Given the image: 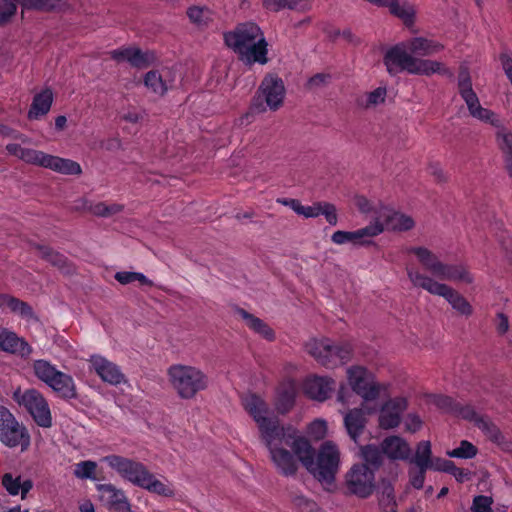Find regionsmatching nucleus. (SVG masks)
I'll return each instance as SVG.
<instances>
[{
    "mask_svg": "<svg viewBox=\"0 0 512 512\" xmlns=\"http://www.w3.org/2000/svg\"><path fill=\"white\" fill-rule=\"evenodd\" d=\"M23 143H8L6 151L9 155L30 164L64 175H79L82 169L79 163L71 159L48 154L41 150L27 148L22 146Z\"/></svg>",
    "mask_w": 512,
    "mask_h": 512,
    "instance_id": "6",
    "label": "nucleus"
},
{
    "mask_svg": "<svg viewBox=\"0 0 512 512\" xmlns=\"http://www.w3.org/2000/svg\"><path fill=\"white\" fill-rule=\"evenodd\" d=\"M382 221L384 230H391L394 232H405L415 227V220L412 216L395 211L394 209L386 206L379 210V216H376L374 220Z\"/></svg>",
    "mask_w": 512,
    "mask_h": 512,
    "instance_id": "22",
    "label": "nucleus"
},
{
    "mask_svg": "<svg viewBox=\"0 0 512 512\" xmlns=\"http://www.w3.org/2000/svg\"><path fill=\"white\" fill-rule=\"evenodd\" d=\"M383 453L393 460H405L411 454L408 442L400 436L393 435L382 441Z\"/></svg>",
    "mask_w": 512,
    "mask_h": 512,
    "instance_id": "31",
    "label": "nucleus"
},
{
    "mask_svg": "<svg viewBox=\"0 0 512 512\" xmlns=\"http://www.w3.org/2000/svg\"><path fill=\"white\" fill-rule=\"evenodd\" d=\"M383 63L391 76L401 72L424 76L452 74L450 69L440 61L413 56L405 41L389 47L384 54Z\"/></svg>",
    "mask_w": 512,
    "mask_h": 512,
    "instance_id": "2",
    "label": "nucleus"
},
{
    "mask_svg": "<svg viewBox=\"0 0 512 512\" xmlns=\"http://www.w3.org/2000/svg\"><path fill=\"white\" fill-rule=\"evenodd\" d=\"M405 429L408 432L415 433L422 428L423 421L419 415L409 413L404 420Z\"/></svg>",
    "mask_w": 512,
    "mask_h": 512,
    "instance_id": "58",
    "label": "nucleus"
},
{
    "mask_svg": "<svg viewBox=\"0 0 512 512\" xmlns=\"http://www.w3.org/2000/svg\"><path fill=\"white\" fill-rule=\"evenodd\" d=\"M14 396L18 404L28 411L38 426L43 428L52 426L50 407L41 392L36 389H28L23 393L16 392Z\"/></svg>",
    "mask_w": 512,
    "mask_h": 512,
    "instance_id": "12",
    "label": "nucleus"
},
{
    "mask_svg": "<svg viewBox=\"0 0 512 512\" xmlns=\"http://www.w3.org/2000/svg\"><path fill=\"white\" fill-rule=\"evenodd\" d=\"M20 0H3L0 3V24L6 22L16 12V4Z\"/></svg>",
    "mask_w": 512,
    "mask_h": 512,
    "instance_id": "55",
    "label": "nucleus"
},
{
    "mask_svg": "<svg viewBox=\"0 0 512 512\" xmlns=\"http://www.w3.org/2000/svg\"><path fill=\"white\" fill-rule=\"evenodd\" d=\"M428 173L439 182L446 181V179H447V176H446L444 170L438 163H431L428 166Z\"/></svg>",
    "mask_w": 512,
    "mask_h": 512,
    "instance_id": "62",
    "label": "nucleus"
},
{
    "mask_svg": "<svg viewBox=\"0 0 512 512\" xmlns=\"http://www.w3.org/2000/svg\"><path fill=\"white\" fill-rule=\"evenodd\" d=\"M387 96V89L385 86L377 87L376 89L366 93L358 99V105L365 109L374 108L385 102Z\"/></svg>",
    "mask_w": 512,
    "mask_h": 512,
    "instance_id": "40",
    "label": "nucleus"
},
{
    "mask_svg": "<svg viewBox=\"0 0 512 512\" xmlns=\"http://www.w3.org/2000/svg\"><path fill=\"white\" fill-rule=\"evenodd\" d=\"M96 489L99 492L100 499L110 509L116 511H130L129 501L122 489L117 488L113 484H98Z\"/></svg>",
    "mask_w": 512,
    "mask_h": 512,
    "instance_id": "25",
    "label": "nucleus"
},
{
    "mask_svg": "<svg viewBox=\"0 0 512 512\" xmlns=\"http://www.w3.org/2000/svg\"><path fill=\"white\" fill-rule=\"evenodd\" d=\"M226 45L247 64H265L267 41L260 27L253 22L239 24L234 30L224 34Z\"/></svg>",
    "mask_w": 512,
    "mask_h": 512,
    "instance_id": "3",
    "label": "nucleus"
},
{
    "mask_svg": "<svg viewBox=\"0 0 512 512\" xmlns=\"http://www.w3.org/2000/svg\"><path fill=\"white\" fill-rule=\"evenodd\" d=\"M110 56L118 63L127 62L137 68H144L153 60L151 54L145 53L135 46L120 47L112 50Z\"/></svg>",
    "mask_w": 512,
    "mask_h": 512,
    "instance_id": "24",
    "label": "nucleus"
},
{
    "mask_svg": "<svg viewBox=\"0 0 512 512\" xmlns=\"http://www.w3.org/2000/svg\"><path fill=\"white\" fill-rule=\"evenodd\" d=\"M431 444L429 441H421L416 450L414 463L419 469L428 470L431 462Z\"/></svg>",
    "mask_w": 512,
    "mask_h": 512,
    "instance_id": "43",
    "label": "nucleus"
},
{
    "mask_svg": "<svg viewBox=\"0 0 512 512\" xmlns=\"http://www.w3.org/2000/svg\"><path fill=\"white\" fill-rule=\"evenodd\" d=\"M321 202H316L313 205H302L300 203L297 214L305 218H316L320 216Z\"/></svg>",
    "mask_w": 512,
    "mask_h": 512,
    "instance_id": "59",
    "label": "nucleus"
},
{
    "mask_svg": "<svg viewBox=\"0 0 512 512\" xmlns=\"http://www.w3.org/2000/svg\"><path fill=\"white\" fill-rule=\"evenodd\" d=\"M384 231L382 221L372 220L367 226L355 231L337 230L331 235V241L336 245L352 244L353 246H368L372 239Z\"/></svg>",
    "mask_w": 512,
    "mask_h": 512,
    "instance_id": "16",
    "label": "nucleus"
},
{
    "mask_svg": "<svg viewBox=\"0 0 512 512\" xmlns=\"http://www.w3.org/2000/svg\"><path fill=\"white\" fill-rule=\"evenodd\" d=\"M304 467L323 486H331L340 467V451L337 445L332 441H325L315 459V450L310 444V452Z\"/></svg>",
    "mask_w": 512,
    "mask_h": 512,
    "instance_id": "7",
    "label": "nucleus"
},
{
    "mask_svg": "<svg viewBox=\"0 0 512 512\" xmlns=\"http://www.w3.org/2000/svg\"><path fill=\"white\" fill-rule=\"evenodd\" d=\"M187 15L193 23L203 25L210 20L211 12L206 7L193 6L188 9Z\"/></svg>",
    "mask_w": 512,
    "mask_h": 512,
    "instance_id": "52",
    "label": "nucleus"
},
{
    "mask_svg": "<svg viewBox=\"0 0 512 512\" xmlns=\"http://www.w3.org/2000/svg\"><path fill=\"white\" fill-rule=\"evenodd\" d=\"M35 376L45 383L60 398L71 400L77 398V387L73 377L57 369L44 359H38L32 365Z\"/></svg>",
    "mask_w": 512,
    "mask_h": 512,
    "instance_id": "8",
    "label": "nucleus"
},
{
    "mask_svg": "<svg viewBox=\"0 0 512 512\" xmlns=\"http://www.w3.org/2000/svg\"><path fill=\"white\" fill-rule=\"evenodd\" d=\"M168 382L177 396L184 400L196 397L210 386L208 374L200 367L188 364H173L167 369Z\"/></svg>",
    "mask_w": 512,
    "mask_h": 512,
    "instance_id": "5",
    "label": "nucleus"
},
{
    "mask_svg": "<svg viewBox=\"0 0 512 512\" xmlns=\"http://www.w3.org/2000/svg\"><path fill=\"white\" fill-rule=\"evenodd\" d=\"M3 306L8 307L12 312L17 313L24 318L29 319L33 316L30 306L26 303L14 297L2 294L0 295V307Z\"/></svg>",
    "mask_w": 512,
    "mask_h": 512,
    "instance_id": "41",
    "label": "nucleus"
},
{
    "mask_svg": "<svg viewBox=\"0 0 512 512\" xmlns=\"http://www.w3.org/2000/svg\"><path fill=\"white\" fill-rule=\"evenodd\" d=\"M140 488L164 497H173L175 495L173 485L169 481L156 478L150 471Z\"/></svg>",
    "mask_w": 512,
    "mask_h": 512,
    "instance_id": "38",
    "label": "nucleus"
},
{
    "mask_svg": "<svg viewBox=\"0 0 512 512\" xmlns=\"http://www.w3.org/2000/svg\"><path fill=\"white\" fill-rule=\"evenodd\" d=\"M449 467H451V460L435 458V459H431L430 466L428 469L446 472V470Z\"/></svg>",
    "mask_w": 512,
    "mask_h": 512,
    "instance_id": "64",
    "label": "nucleus"
},
{
    "mask_svg": "<svg viewBox=\"0 0 512 512\" xmlns=\"http://www.w3.org/2000/svg\"><path fill=\"white\" fill-rule=\"evenodd\" d=\"M88 362L90 369L94 371L103 382L112 386H118L127 382L120 367L104 356L99 354L91 355Z\"/></svg>",
    "mask_w": 512,
    "mask_h": 512,
    "instance_id": "19",
    "label": "nucleus"
},
{
    "mask_svg": "<svg viewBox=\"0 0 512 512\" xmlns=\"http://www.w3.org/2000/svg\"><path fill=\"white\" fill-rule=\"evenodd\" d=\"M306 351L319 364L333 368L348 362L352 356V346L347 342L334 343L328 338H313L305 345Z\"/></svg>",
    "mask_w": 512,
    "mask_h": 512,
    "instance_id": "9",
    "label": "nucleus"
},
{
    "mask_svg": "<svg viewBox=\"0 0 512 512\" xmlns=\"http://www.w3.org/2000/svg\"><path fill=\"white\" fill-rule=\"evenodd\" d=\"M176 71L169 67L149 71L144 76L145 87L153 94L162 97L175 84Z\"/></svg>",
    "mask_w": 512,
    "mask_h": 512,
    "instance_id": "20",
    "label": "nucleus"
},
{
    "mask_svg": "<svg viewBox=\"0 0 512 512\" xmlns=\"http://www.w3.org/2000/svg\"><path fill=\"white\" fill-rule=\"evenodd\" d=\"M493 499L489 496H475L471 505L472 512H493Z\"/></svg>",
    "mask_w": 512,
    "mask_h": 512,
    "instance_id": "54",
    "label": "nucleus"
},
{
    "mask_svg": "<svg viewBox=\"0 0 512 512\" xmlns=\"http://www.w3.org/2000/svg\"><path fill=\"white\" fill-rule=\"evenodd\" d=\"M501 68L512 87V55L508 51H503L499 55Z\"/></svg>",
    "mask_w": 512,
    "mask_h": 512,
    "instance_id": "57",
    "label": "nucleus"
},
{
    "mask_svg": "<svg viewBox=\"0 0 512 512\" xmlns=\"http://www.w3.org/2000/svg\"><path fill=\"white\" fill-rule=\"evenodd\" d=\"M63 0H20L25 9L51 11L62 7Z\"/></svg>",
    "mask_w": 512,
    "mask_h": 512,
    "instance_id": "46",
    "label": "nucleus"
},
{
    "mask_svg": "<svg viewBox=\"0 0 512 512\" xmlns=\"http://www.w3.org/2000/svg\"><path fill=\"white\" fill-rule=\"evenodd\" d=\"M407 408L408 400L403 396H396L384 401L378 409L379 427L383 430L397 428Z\"/></svg>",
    "mask_w": 512,
    "mask_h": 512,
    "instance_id": "18",
    "label": "nucleus"
},
{
    "mask_svg": "<svg viewBox=\"0 0 512 512\" xmlns=\"http://www.w3.org/2000/svg\"><path fill=\"white\" fill-rule=\"evenodd\" d=\"M438 278L441 280L463 283L466 285H471L475 281L474 274L471 272L469 266L465 263L449 264L444 262Z\"/></svg>",
    "mask_w": 512,
    "mask_h": 512,
    "instance_id": "27",
    "label": "nucleus"
},
{
    "mask_svg": "<svg viewBox=\"0 0 512 512\" xmlns=\"http://www.w3.org/2000/svg\"><path fill=\"white\" fill-rule=\"evenodd\" d=\"M2 484L9 494H20L22 499L26 497L33 487V483L30 479H22L21 476H14L11 473H6L2 477Z\"/></svg>",
    "mask_w": 512,
    "mask_h": 512,
    "instance_id": "37",
    "label": "nucleus"
},
{
    "mask_svg": "<svg viewBox=\"0 0 512 512\" xmlns=\"http://www.w3.org/2000/svg\"><path fill=\"white\" fill-rule=\"evenodd\" d=\"M406 273L411 284L432 295L443 297L459 315L470 317L474 309L470 302L457 290L442 283L415 267L407 266Z\"/></svg>",
    "mask_w": 512,
    "mask_h": 512,
    "instance_id": "4",
    "label": "nucleus"
},
{
    "mask_svg": "<svg viewBox=\"0 0 512 512\" xmlns=\"http://www.w3.org/2000/svg\"><path fill=\"white\" fill-rule=\"evenodd\" d=\"M495 139L503 157L512 154V131L504 127L502 123L500 127H497Z\"/></svg>",
    "mask_w": 512,
    "mask_h": 512,
    "instance_id": "44",
    "label": "nucleus"
},
{
    "mask_svg": "<svg viewBox=\"0 0 512 512\" xmlns=\"http://www.w3.org/2000/svg\"><path fill=\"white\" fill-rule=\"evenodd\" d=\"M446 472L453 475L454 478L460 483L470 479V472L468 470L456 467L453 461H451V467H449Z\"/></svg>",
    "mask_w": 512,
    "mask_h": 512,
    "instance_id": "61",
    "label": "nucleus"
},
{
    "mask_svg": "<svg viewBox=\"0 0 512 512\" xmlns=\"http://www.w3.org/2000/svg\"><path fill=\"white\" fill-rule=\"evenodd\" d=\"M285 92L281 78L276 75H267L260 85L258 97L253 103V107L258 112H264L266 108L276 111L283 105Z\"/></svg>",
    "mask_w": 512,
    "mask_h": 512,
    "instance_id": "13",
    "label": "nucleus"
},
{
    "mask_svg": "<svg viewBox=\"0 0 512 512\" xmlns=\"http://www.w3.org/2000/svg\"><path fill=\"white\" fill-rule=\"evenodd\" d=\"M39 254L46 259L51 264L62 268L66 263V258L59 254L58 252L53 251L49 247L46 246H38L37 247Z\"/></svg>",
    "mask_w": 512,
    "mask_h": 512,
    "instance_id": "53",
    "label": "nucleus"
},
{
    "mask_svg": "<svg viewBox=\"0 0 512 512\" xmlns=\"http://www.w3.org/2000/svg\"><path fill=\"white\" fill-rule=\"evenodd\" d=\"M336 383L328 376L310 375L306 377L302 388L304 393L316 401H325L334 391Z\"/></svg>",
    "mask_w": 512,
    "mask_h": 512,
    "instance_id": "21",
    "label": "nucleus"
},
{
    "mask_svg": "<svg viewBox=\"0 0 512 512\" xmlns=\"http://www.w3.org/2000/svg\"><path fill=\"white\" fill-rule=\"evenodd\" d=\"M242 404L255 421L277 472L285 477L296 475L300 464L304 466L308 459L310 441L292 426L283 425L260 396L247 394Z\"/></svg>",
    "mask_w": 512,
    "mask_h": 512,
    "instance_id": "1",
    "label": "nucleus"
},
{
    "mask_svg": "<svg viewBox=\"0 0 512 512\" xmlns=\"http://www.w3.org/2000/svg\"><path fill=\"white\" fill-rule=\"evenodd\" d=\"M0 441L11 448L20 446L22 451L30 445L27 429L4 406H0Z\"/></svg>",
    "mask_w": 512,
    "mask_h": 512,
    "instance_id": "11",
    "label": "nucleus"
},
{
    "mask_svg": "<svg viewBox=\"0 0 512 512\" xmlns=\"http://www.w3.org/2000/svg\"><path fill=\"white\" fill-rule=\"evenodd\" d=\"M458 93L465 102L470 116L483 123L497 128L501 126V119L497 113L481 105L473 89L472 78L467 68H461L457 77Z\"/></svg>",
    "mask_w": 512,
    "mask_h": 512,
    "instance_id": "10",
    "label": "nucleus"
},
{
    "mask_svg": "<svg viewBox=\"0 0 512 512\" xmlns=\"http://www.w3.org/2000/svg\"><path fill=\"white\" fill-rule=\"evenodd\" d=\"M0 350L11 354H17L21 357H28L32 352V348L23 338H20L14 332L1 327Z\"/></svg>",
    "mask_w": 512,
    "mask_h": 512,
    "instance_id": "26",
    "label": "nucleus"
},
{
    "mask_svg": "<svg viewBox=\"0 0 512 512\" xmlns=\"http://www.w3.org/2000/svg\"><path fill=\"white\" fill-rule=\"evenodd\" d=\"M115 279L123 285L130 284L135 281H138L143 286H152L153 284L150 279H148L143 273L139 272H117L115 274Z\"/></svg>",
    "mask_w": 512,
    "mask_h": 512,
    "instance_id": "49",
    "label": "nucleus"
},
{
    "mask_svg": "<svg viewBox=\"0 0 512 512\" xmlns=\"http://www.w3.org/2000/svg\"><path fill=\"white\" fill-rule=\"evenodd\" d=\"M236 313L244 321L245 325L254 333L267 341H273L275 339L273 329L262 319L241 308H238Z\"/></svg>",
    "mask_w": 512,
    "mask_h": 512,
    "instance_id": "33",
    "label": "nucleus"
},
{
    "mask_svg": "<svg viewBox=\"0 0 512 512\" xmlns=\"http://www.w3.org/2000/svg\"><path fill=\"white\" fill-rule=\"evenodd\" d=\"M347 380L353 392L364 400H375L381 391V385L375 381L374 375L365 367L355 365L346 371Z\"/></svg>",
    "mask_w": 512,
    "mask_h": 512,
    "instance_id": "15",
    "label": "nucleus"
},
{
    "mask_svg": "<svg viewBox=\"0 0 512 512\" xmlns=\"http://www.w3.org/2000/svg\"><path fill=\"white\" fill-rule=\"evenodd\" d=\"M291 502L298 512H323L318 504L303 494H292Z\"/></svg>",
    "mask_w": 512,
    "mask_h": 512,
    "instance_id": "45",
    "label": "nucleus"
},
{
    "mask_svg": "<svg viewBox=\"0 0 512 512\" xmlns=\"http://www.w3.org/2000/svg\"><path fill=\"white\" fill-rule=\"evenodd\" d=\"M427 470L419 469V471L410 473V482L411 485L416 489H421L424 485L425 480V472Z\"/></svg>",
    "mask_w": 512,
    "mask_h": 512,
    "instance_id": "63",
    "label": "nucleus"
},
{
    "mask_svg": "<svg viewBox=\"0 0 512 512\" xmlns=\"http://www.w3.org/2000/svg\"><path fill=\"white\" fill-rule=\"evenodd\" d=\"M53 102V93L50 89L42 90L33 98L30 110L28 112L29 119H38L47 114Z\"/></svg>",
    "mask_w": 512,
    "mask_h": 512,
    "instance_id": "36",
    "label": "nucleus"
},
{
    "mask_svg": "<svg viewBox=\"0 0 512 512\" xmlns=\"http://www.w3.org/2000/svg\"><path fill=\"white\" fill-rule=\"evenodd\" d=\"M404 253L413 255L417 262L431 274L438 278L444 262L439 256L426 246H408L404 249Z\"/></svg>",
    "mask_w": 512,
    "mask_h": 512,
    "instance_id": "23",
    "label": "nucleus"
},
{
    "mask_svg": "<svg viewBox=\"0 0 512 512\" xmlns=\"http://www.w3.org/2000/svg\"><path fill=\"white\" fill-rule=\"evenodd\" d=\"M97 463L91 460L82 461L75 465L74 475L79 479L95 480Z\"/></svg>",
    "mask_w": 512,
    "mask_h": 512,
    "instance_id": "50",
    "label": "nucleus"
},
{
    "mask_svg": "<svg viewBox=\"0 0 512 512\" xmlns=\"http://www.w3.org/2000/svg\"><path fill=\"white\" fill-rule=\"evenodd\" d=\"M262 6L269 12H280L282 10H293L305 13L311 10L310 0H262Z\"/></svg>",
    "mask_w": 512,
    "mask_h": 512,
    "instance_id": "34",
    "label": "nucleus"
},
{
    "mask_svg": "<svg viewBox=\"0 0 512 512\" xmlns=\"http://www.w3.org/2000/svg\"><path fill=\"white\" fill-rule=\"evenodd\" d=\"M74 209L78 211H87L95 216L109 217L122 210L119 204L107 205L104 202L93 203L86 198H81L75 201Z\"/></svg>",
    "mask_w": 512,
    "mask_h": 512,
    "instance_id": "32",
    "label": "nucleus"
},
{
    "mask_svg": "<svg viewBox=\"0 0 512 512\" xmlns=\"http://www.w3.org/2000/svg\"><path fill=\"white\" fill-rule=\"evenodd\" d=\"M0 134L3 135L4 137H11L15 140H18L19 142H21L23 144L30 143V139L26 135L16 132V131L12 130L11 128H9L5 125H2V124H0Z\"/></svg>",
    "mask_w": 512,
    "mask_h": 512,
    "instance_id": "60",
    "label": "nucleus"
},
{
    "mask_svg": "<svg viewBox=\"0 0 512 512\" xmlns=\"http://www.w3.org/2000/svg\"><path fill=\"white\" fill-rule=\"evenodd\" d=\"M344 424L349 436L357 441V438L362 434L366 417L365 412L361 408H355L344 414Z\"/></svg>",
    "mask_w": 512,
    "mask_h": 512,
    "instance_id": "35",
    "label": "nucleus"
},
{
    "mask_svg": "<svg viewBox=\"0 0 512 512\" xmlns=\"http://www.w3.org/2000/svg\"><path fill=\"white\" fill-rule=\"evenodd\" d=\"M101 461L107 463L123 480L137 487H141L149 472L143 463L116 454L105 456Z\"/></svg>",
    "mask_w": 512,
    "mask_h": 512,
    "instance_id": "14",
    "label": "nucleus"
},
{
    "mask_svg": "<svg viewBox=\"0 0 512 512\" xmlns=\"http://www.w3.org/2000/svg\"><path fill=\"white\" fill-rule=\"evenodd\" d=\"M464 418L473 420L476 426L486 435V437L496 444H501L504 437L499 428L487 417H482L472 409L467 408L462 412Z\"/></svg>",
    "mask_w": 512,
    "mask_h": 512,
    "instance_id": "30",
    "label": "nucleus"
},
{
    "mask_svg": "<svg viewBox=\"0 0 512 512\" xmlns=\"http://www.w3.org/2000/svg\"><path fill=\"white\" fill-rule=\"evenodd\" d=\"M477 453L478 449L476 446L467 440H462L457 448L446 452L449 457L459 459H472Z\"/></svg>",
    "mask_w": 512,
    "mask_h": 512,
    "instance_id": "48",
    "label": "nucleus"
},
{
    "mask_svg": "<svg viewBox=\"0 0 512 512\" xmlns=\"http://www.w3.org/2000/svg\"><path fill=\"white\" fill-rule=\"evenodd\" d=\"M328 431L327 422L324 419H315L312 421L306 430L307 435L313 440L323 439Z\"/></svg>",
    "mask_w": 512,
    "mask_h": 512,
    "instance_id": "51",
    "label": "nucleus"
},
{
    "mask_svg": "<svg viewBox=\"0 0 512 512\" xmlns=\"http://www.w3.org/2000/svg\"><path fill=\"white\" fill-rule=\"evenodd\" d=\"M345 484L351 494L367 498L375 488L374 471L365 464H355L346 473Z\"/></svg>",
    "mask_w": 512,
    "mask_h": 512,
    "instance_id": "17",
    "label": "nucleus"
},
{
    "mask_svg": "<svg viewBox=\"0 0 512 512\" xmlns=\"http://www.w3.org/2000/svg\"><path fill=\"white\" fill-rule=\"evenodd\" d=\"M405 42L412 55L419 56L418 58L435 55L444 49V45L440 42L422 36L409 38Z\"/></svg>",
    "mask_w": 512,
    "mask_h": 512,
    "instance_id": "29",
    "label": "nucleus"
},
{
    "mask_svg": "<svg viewBox=\"0 0 512 512\" xmlns=\"http://www.w3.org/2000/svg\"><path fill=\"white\" fill-rule=\"evenodd\" d=\"M390 12L400 18L408 27L414 24L415 8L408 2L400 3L398 0H393L389 8Z\"/></svg>",
    "mask_w": 512,
    "mask_h": 512,
    "instance_id": "39",
    "label": "nucleus"
},
{
    "mask_svg": "<svg viewBox=\"0 0 512 512\" xmlns=\"http://www.w3.org/2000/svg\"><path fill=\"white\" fill-rule=\"evenodd\" d=\"M354 205L362 214H373V220L376 216H379V210L382 207H386L380 201H372L363 195H357L354 197Z\"/></svg>",
    "mask_w": 512,
    "mask_h": 512,
    "instance_id": "42",
    "label": "nucleus"
},
{
    "mask_svg": "<svg viewBox=\"0 0 512 512\" xmlns=\"http://www.w3.org/2000/svg\"><path fill=\"white\" fill-rule=\"evenodd\" d=\"M320 215H323L326 221L335 226L338 223V215L335 205L328 202H321Z\"/></svg>",
    "mask_w": 512,
    "mask_h": 512,
    "instance_id": "56",
    "label": "nucleus"
},
{
    "mask_svg": "<svg viewBox=\"0 0 512 512\" xmlns=\"http://www.w3.org/2000/svg\"><path fill=\"white\" fill-rule=\"evenodd\" d=\"M296 394V382L292 379L284 380L277 389L275 398L276 410L281 414H285L290 411L294 406Z\"/></svg>",
    "mask_w": 512,
    "mask_h": 512,
    "instance_id": "28",
    "label": "nucleus"
},
{
    "mask_svg": "<svg viewBox=\"0 0 512 512\" xmlns=\"http://www.w3.org/2000/svg\"><path fill=\"white\" fill-rule=\"evenodd\" d=\"M383 454L382 447L379 448L375 445H366L361 448V456L367 466L371 465L377 468L382 462Z\"/></svg>",
    "mask_w": 512,
    "mask_h": 512,
    "instance_id": "47",
    "label": "nucleus"
}]
</instances>
